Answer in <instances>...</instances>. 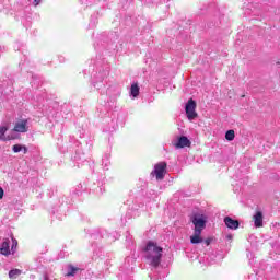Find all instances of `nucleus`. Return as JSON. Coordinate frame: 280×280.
Instances as JSON below:
<instances>
[{
  "mask_svg": "<svg viewBox=\"0 0 280 280\" xmlns=\"http://www.w3.org/2000/svg\"><path fill=\"white\" fill-rule=\"evenodd\" d=\"M101 165H102L103 170H108V167H110V153H105L102 156Z\"/></svg>",
  "mask_w": 280,
  "mask_h": 280,
  "instance_id": "f8f14e48",
  "label": "nucleus"
},
{
  "mask_svg": "<svg viewBox=\"0 0 280 280\" xmlns=\"http://www.w3.org/2000/svg\"><path fill=\"white\" fill-rule=\"evenodd\" d=\"M207 246H209V241H207Z\"/></svg>",
  "mask_w": 280,
  "mask_h": 280,
  "instance_id": "cd10ccee",
  "label": "nucleus"
},
{
  "mask_svg": "<svg viewBox=\"0 0 280 280\" xmlns=\"http://www.w3.org/2000/svg\"><path fill=\"white\" fill-rule=\"evenodd\" d=\"M202 232L194 230V234L190 236V244H202Z\"/></svg>",
  "mask_w": 280,
  "mask_h": 280,
  "instance_id": "9d476101",
  "label": "nucleus"
},
{
  "mask_svg": "<svg viewBox=\"0 0 280 280\" xmlns=\"http://www.w3.org/2000/svg\"><path fill=\"white\" fill-rule=\"evenodd\" d=\"M117 130V122L115 120H110V126L105 128V132H115Z\"/></svg>",
  "mask_w": 280,
  "mask_h": 280,
  "instance_id": "f3484780",
  "label": "nucleus"
},
{
  "mask_svg": "<svg viewBox=\"0 0 280 280\" xmlns=\"http://www.w3.org/2000/svg\"><path fill=\"white\" fill-rule=\"evenodd\" d=\"M23 275V271L21 269H12L9 271V278L10 279H19Z\"/></svg>",
  "mask_w": 280,
  "mask_h": 280,
  "instance_id": "2eb2a0df",
  "label": "nucleus"
},
{
  "mask_svg": "<svg viewBox=\"0 0 280 280\" xmlns=\"http://www.w3.org/2000/svg\"><path fill=\"white\" fill-rule=\"evenodd\" d=\"M174 145L177 150H180L183 148H191V140H189L187 136H182L177 139Z\"/></svg>",
  "mask_w": 280,
  "mask_h": 280,
  "instance_id": "0eeeda50",
  "label": "nucleus"
},
{
  "mask_svg": "<svg viewBox=\"0 0 280 280\" xmlns=\"http://www.w3.org/2000/svg\"><path fill=\"white\" fill-rule=\"evenodd\" d=\"M12 150L15 154H19V152H23V154H27V147H25L23 144L13 145Z\"/></svg>",
  "mask_w": 280,
  "mask_h": 280,
  "instance_id": "4468645a",
  "label": "nucleus"
},
{
  "mask_svg": "<svg viewBox=\"0 0 280 280\" xmlns=\"http://www.w3.org/2000/svg\"><path fill=\"white\" fill-rule=\"evenodd\" d=\"M0 255L8 257L10 255V238H4L0 246Z\"/></svg>",
  "mask_w": 280,
  "mask_h": 280,
  "instance_id": "9b49d317",
  "label": "nucleus"
},
{
  "mask_svg": "<svg viewBox=\"0 0 280 280\" xmlns=\"http://www.w3.org/2000/svg\"><path fill=\"white\" fill-rule=\"evenodd\" d=\"M185 112L189 121H194V119L198 117V113H196V101H194V98L188 100L185 106Z\"/></svg>",
  "mask_w": 280,
  "mask_h": 280,
  "instance_id": "39448f33",
  "label": "nucleus"
},
{
  "mask_svg": "<svg viewBox=\"0 0 280 280\" xmlns=\"http://www.w3.org/2000/svg\"><path fill=\"white\" fill-rule=\"evenodd\" d=\"M144 259L152 268H159L161 266V259H163V247L149 241L144 248Z\"/></svg>",
  "mask_w": 280,
  "mask_h": 280,
  "instance_id": "f257e3e1",
  "label": "nucleus"
},
{
  "mask_svg": "<svg viewBox=\"0 0 280 280\" xmlns=\"http://www.w3.org/2000/svg\"><path fill=\"white\" fill-rule=\"evenodd\" d=\"M139 93H140L139 84L132 83L130 88V97L135 100L136 97H139Z\"/></svg>",
  "mask_w": 280,
  "mask_h": 280,
  "instance_id": "ddd939ff",
  "label": "nucleus"
},
{
  "mask_svg": "<svg viewBox=\"0 0 280 280\" xmlns=\"http://www.w3.org/2000/svg\"><path fill=\"white\" fill-rule=\"evenodd\" d=\"M1 49H3V47L0 46V51H1Z\"/></svg>",
  "mask_w": 280,
  "mask_h": 280,
  "instance_id": "c85d7f7f",
  "label": "nucleus"
},
{
  "mask_svg": "<svg viewBox=\"0 0 280 280\" xmlns=\"http://www.w3.org/2000/svg\"><path fill=\"white\" fill-rule=\"evenodd\" d=\"M247 257H253V254L252 253H247Z\"/></svg>",
  "mask_w": 280,
  "mask_h": 280,
  "instance_id": "bb28decb",
  "label": "nucleus"
},
{
  "mask_svg": "<svg viewBox=\"0 0 280 280\" xmlns=\"http://www.w3.org/2000/svg\"><path fill=\"white\" fill-rule=\"evenodd\" d=\"M3 194H4L3 188L0 187V200L3 198Z\"/></svg>",
  "mask_w": 280,
  "mask_h": 280,
  "instance_id": "5701e85b",
  "label": "nucleus"
},
{
  "mask_svg": "<svg viewBox=\"0 0 280 280\" xmlns=\"http://www.w3.org/2000/svg\"><path fill=\"white\" fill-rule=\"evenodd\" d=\"M110 242H115V240H119L120 235L117 232H114V234L109 235Z\"/></svg>",
  "mask_w": 280,
  "mask_h": 280,
  "instance_id": "412c9836",
  "label": "nucleus"
},
{
  "mask_svg": "<svg viewBox=\"0 0 280 280\" xmlns=\"http://www.w3.org/2000/svg\"><path fill=\"white\" fill-rule=\"evenodd\" d=\"M110 71V68L106 66L104 69H100L98 72L93 74L92 84L94 89L97 91H104L106 89V85L104 84V79L108 78V73Z\"/></svg>",
  "mask_w": 280,
  "mask_h": 280,
  "instance_id": "f03ea898",
  "label": "nucleus"
},
{
  "mask_svg": "<svg viewBox=\"0 0 280 280\" xmlns=\"http://www.w3.org/2000/svg\"><path fill=\"white\" fill-rule=\"evenodd\" d=\"M40 3H43V0H33L32 5H34V8H38Z\"/></svg>",
  "mask_w": 280,
  "mask_h": 280,
  "instance_id": "4be33fe9",
  "label": "nucleus"
},
{
  "mask_svg": "<svg viewBox=\"0 0 280 280\" xmlns=\"http://www.w3.org/2000/svg\"><path fill=\"white\" fill-rule=\"evenodd\" d=\"M224 223L228 226V229H232V230L240 229V221L234 220L231 217H225L224 218Z\"/></svg>",
  "mask_w": 280,
  "mask_h": 280,
  "instance_id": "6e6552de",
  "label": "nucleus"
},
{
  "mask_svg": "<svg viewBox=\"0 0 280 280\" xmlns=\"http://www.w3.org/2000/svg\"><path fill=\"white\" fill-rule=\"evenodd\" d=\"M44 280H49V277L47 275H45Z\"/></svg>",
  "mask_w": 280,
  "mask_h": 280,
  "instance_id": "a878e982",
  "label": "nucleus"
},
{
  "mask_svg": "<svg viewBox=\"0 0 280 280\" xmlns=\"http://www.w3.org/2000/svg\"><path fill=\"white\" fill-rule=\"evenodd\" d=\"M13 130L14 132H27L30 130L28 120L25 118L16 120Z\"/></svg>",
  "mask_w": 280,
  "mask_h": 280,
  "instance_id": "423d86ee",
  "label": "nucleus"
},
{
  "mask_svg": "<svg viewBox=\"0 0 280 280\" xmlns=\"http://www.w3.org/2000/svg\"><path fill=\"white\" fill-rule=\"evenodd\" d=\"M190 220L195 226L194 231L202 232L205 229H207V215L195 213L191 215Z\"/></svg>",
  "mask_w": 280,
  "mask_h": 280,
  "instance_id": "7ed1b4c3",
  "label": "nucleus"
},
{
  "mask_svg": "<svg viewBox=\"0 0 280 280\" xmlns=\"http://www.w3.org/2000/svg\"><path fill=\"white\" fill-rule=\"evenodd\" d=\"M254 225L256 229H261L264 226V213L261 211H257L254 215Z\"/></svg>",
  "mask_w": 280,
  "mask_h": 280,
  "instance_id": "1a4fd4ad",
  "label": "nucleus"
},
{
  "mask_svg": "<svg viewBox=\"0 0 280 280\" xmlns=\"http://www.w3.org/2000/svg\"><path fill=\"white\" fill-rule=\"evenodd\" d=\"M16 246H19V242L15 238H12L11 252L16 253Z\"/></svg>",
  "mask_w": 280,
  "mask_h": 280,
  "instance_id": "aec40b11",
  "label": "nucleus"
},
{
  "mask_svg": "<svg viewBox=\"0 0 280 280\" xmlns=\"http://www.w3.org/2000/svg\"><path fill=\"white\" fill-rule=\"evenodd\" d=\"M105 264H106V270H108V266H110V261L107 260Z\"/></svg>",
  "mask_w": 280,
  "mask_h": 280,
  "instance_id": "393cba45",
  "label": "nucleus"
},
{
  "mask_svg": "<svg viewBox=\"0 0 280 280\" xmlns=\"http://www.w3.org/2000/svg\"><path fill=\"white\" fill-rule=\"evenodd\" d=\"M0 102H3V91L0 90Z\"/></svg>",
  "mask_w": 280,
  "mask_h": 280,
  "instance_id": "b1692460",
  "label": "nucleus"
},
{
  "mask_svg": "<svg viewBox=\"0 0 280 280\" xmlns=\"http://www.w3.org/2000/svg\"><path fill=\"white\" fill-rule=\"evenodd\" d=\"M80 270L79 268H75L73 266L68 267V272L66 273V277H75V272Z\"/></svg>",
  "mask_w": 280,
  "mask_h": 280,
  "instance_id": "a211bd4d",
  "label": "nucleus"
},
{
  "mask_svg": "<svg viewBox=\"0 0 280 280\" xmlns=\"http://www.w3.org/2000/svg\"><path fill=\"white\" fill-rule=\"evenodd\" d=\"M225 139H226V141H233V139H235V131L234 130H228L225 132Z\"/></svg>",
  "mask_w": 280,
  "mask_h": 280,
  "instance_id": "6ab92c4d",
  "label": "nucleus"
},
{
  "mask_svg": "<svg viewBox=\"0 0 280 280\" xmlns=\"http://www.w3.org/2000/svg\"><path fill=\"white\" fill-rule=\"evenodd\" d=\"M5 132H8V127H0V139L1 141H10V137H5Z\"/></svg>",
  "mask_w": 280,
  "mask_h": 280,
  "instance_id": "dca6fc26",
  "label": "nucleus"
},
{
  "mask_svg": "<svg viewBox=\"0 0 280 280\" xmlns=\"http://www.w3.org/2000/svg\"><path fill=\"white\" fill-rule=\"evenodd\" d=\"M165 174H167V162H159L151 172V176H155L156 180H163Z\"/></svg>",
  "mask_w": 280,
  "mask_h": 280,
  "instance_id": "20e7f679",
  "label": "nucleus"
}]
</instances>
